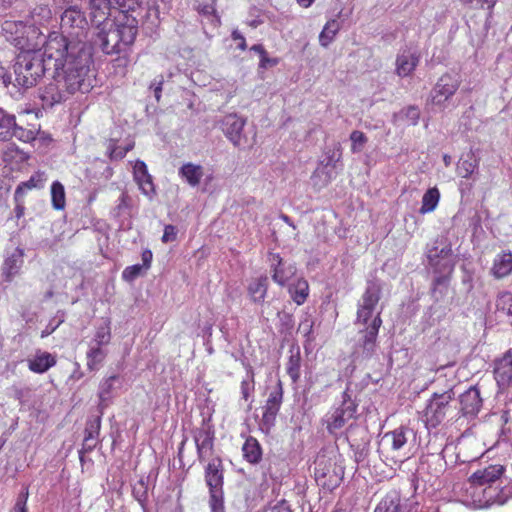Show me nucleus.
I'll list each match as a JSON object with an SVG mask.
<instances>
[{"mask_svg":"<svg viewBox=\"0 0 512 512\" xmlns=\"http://www.w3.org/2000/svg\"><path fill=\"white\" fill-rule=\"evenodd\" d=\"M47 62L58 74L66 89L73 96L87 93L94 84L92 53L81 40H68L63 33L53 31L46 41Z\"/></svg>","mask_w":512,"mask_h":512,"instance_id":"obj_1","label":"nucleus"},{"mask_svg":"<svg viewBox=\"0 0 512 512\" xmlns=\"http://www.w3.org/2000/svg\"><path fill=\"white\" fill-rule=\"evenodd\" d=\"M138 34V20L132 13H119L110 27L102 29L98 41L105 54H121L131 50Z\"/></svg>","mask_w":512,"mask_h":512,"instance_id":"obj_2","label":"nucleus"},{"mask_svg":"<svg viewBox=\"0 0 512 512\" xmlns=\"http://www.w3.org/2000/svg\"><path fill=\"white\" fill-rule=\"evenodd\" d=\"M505 467L500 464H492L473 472L468 478L469 487L466 492L469 493L471 504L476 508H487L494 504H503L504 500L492 484L497 482L504 474Z\"/></svg>","mask_w":512,"mask_h":512,"instance_id":"obj_3","label":"nucleus"},{"mask_svg":"<svg viewBox=\"0 0 512 512\" xmlns=\"http://www.w3.org/2000/svg\"><path fill=\"white\" fill-rule=\"evenodd\" d=\"M1 35L20 53L44 48L48 38L39 27L21 20H5L1 25Z\"/></svg>","mask_w":512,"mask_h":512,"instance_id":"obj_4","label":"nucleus"},{"mask_svg":"<svg viewBox=\"0 0 512 512\" xmlns=\"http://www.w3.org/2000/svg\"><path fill=\"white\" fill-rule=\"evenodd\" d=\"M414 438L412 429L405 426L397 427L381 436L378 452L386 461L402 463L412 455Z\"/></svg>","mask_w":512,"mask_h":512,"instance_id":"obj_5","label":"nucleus"},{"mask_svg":"<svg viewBox=\"0 0 512 512\" xmlns=\"http://www.w3.org/2000/svg\"><path fill=\"white\" fill-rule=\"evenodd\" d=\"M40 50L20 53L14 65L15 81L22 88H30L44 75L45 71L52 70L46 55V44L42 55Z\"/></svg>","mask_w":512,"mask_h":512,"instance_id":"obj_6","label":"nucleus"},{"mask_svg":"<svg viewBox=\"0 0 512 512\" xmlns=\"http://www.w3.org/2000/svg\"><path fill=\"white\" fill-rule=\"evenodd\" d=\"M56 4L64 9L60 16V25L63 32L72 37L80 38L88 30V21L82 9L73 4V0H54Z\"/></svg>","mask_w":512,"mask_h":512,"instance_id":"obj_7","label":"nucleus"},{"mask_svg":"<svg viewBox=\"0 0 512 512\" xmlns=\"http://www.w3.org/2000/svg\"><path fill=\"white\" fill-rule=\"evenodd\" d=\"M314 476L320 487L331 492L341 484L344 471L336 464L334 458L318 454L315 459Z\"/></svg>","mask_w":512,"mask_h":512,"instance_id":"obj_8","label":"nucleus"},{"mask_svg":"<svg viewBox=\"0 0 512 512\" xmlns=\"http://www.w3.org/2000/svg\"><path fill=\"white\" fill-rule=\"evenodd\" d=\"M453 397L450 392L434 393L422 412V420L428 428L438 427L451 409Z\"/></svg>","mask_w":512,"mask_h":512,"instance_id":"obj_9","label":"nucleus"},{"mask_svg":"<svg viewBox=\"0 0 512 512\" xmlns=\"http://www.w3.org/2000/svg\"><path fill=\"white\" fill-rule=\"evenodd\" d=\"M358 404L352 399L348 390L342 394V402L327 415L326 428L330 434L336 435L346 424L356 417Z\"/></svg>","mask_w":512,"mask_h":512,"instance_id":"obj_10","label":"nucleus"},{"mask_svg":"<svg viewBox=\"0 0 512 512\" xmlns=\"http://www.w3.org/2000/svg\"><path fill=\"white\" fill-rule=\"evenodd\" d=\"M461 84L460 79L450 73L441 75L429 94L433 106L444 109L446 103L455 95Z\"/></svg>","mask_w":512,"mask_h":512,"instance_id":"obj_11","label":"nucleus"},{"mask_svg":"<svg viewBox=\"0 0 512 512\" xmlns=\"http://www.w3.org/2000/svg\"><path fill=\"white\" fill-rule=\"evenodd\" d=\"M381 286L377 282H369L357 305L356 323L367 325L381 299Z\"/></svg>","mask_w":512,"mask_h":512,"instance_id":"obj_12","label":"nucleus"},{"mask_svg":"<svg viewBox=\"0 0 512 512\" xmlns=\"http://www.w3.org/2000/svg\"><path fill=\"white\" fill-rule=\"evenodd\" d=\"M284 388L281 379H278L276 385L270 390L265 404L262 407L261 426L269 430L274 426L276 417L283 403Z\"/></svg>","mask_w":512,"mask_h":512,"instance_id":"obj_13","label":"nucleus"},{"mask_svg":"<svg viewBox=\"0 0 512 512\" xmlns=\"http://www.w3.org/2000/svg\"><path fill=\"white\" fill-rule=\"evenodd\" d=\"M245 123V119L235 113L227 114L221 120V130L236 147L249 145L247 137L242 133Z\"/></svg>","mask_w":512,"mask_h":512,"instance_id":"obj_14","label":"nucleus"},{"mask_svg":"<svg viewBox=\"0 0 512 512\" xmlns=\"http://www.w3.org/2000/svg\"><path fill=\"white\" fill-rule=\"evenodd\" d=\"M72 95L62 83L58 74L54 71L53 77L41 90L40 98L43 106L52 107L55 104L62 103L69 99Z\"/></svg>","mask_w":512,"mask_h":512,"instance_id":"obj_15","label":"nucleus"},{"mask_svg":"<svg viewBox=\"0 0 512 512\" xmlns=\"http://www.w3.org/2000/svg\"><path fill=\"white\" fill-rule=\"evenodd\" d=\"M269 262L272 280L279 286H285L296 274L295 265L285 261L278 253H271Z\"/></svg>","mask_w":512,"mask_h":512,"instance_id":"obj_16","label":"nucleus"},{"mask_svg":"<svg viewBox=\"0 0 512 512\" xmlns=\"http://www.w3.org/2000/svg\"><path fill=\"white\" fill-rule=\"evenodd\" d=\"M494 378L501 389L512 384V348L494 361Z\"/></svg>","mask_w":512,"mask_h":512,"instance_id":"obj_17","label":"nucleus"},{"mask_svg":"<svg viewBox=\"0 0 512 512\" xmlns=\"http://www.w3.org/2000/svg\"><path fill=\"white\" fill-rule=\"evenodd\" d=\"M224 464L220 456H213L204 467V479L208 489L223 488Z\"/></svg>","mask_w":512,"mask_h":512,"instance_id":"obj_18","label":"nucleus"},{"mask_svg":"<svg viewBox=\"0 0 512 512\" xmlns=\"http://www.w3.org/2000/svg\"><path fill=\"white\" fill-rule=\"evenodd\" d=\"M419 62V52L404 49L396 57L395 73L402 78L411 76L416 70Z\"/></svg>","mask_w":512,"mask_h":512,"instance_id":"obj_19","label":"nucleus"},{"mask_svg":"<svg viewBox=\"0 0 512 512\" xmlns=\"http://www.w3.org/2000/svg\"><path fill=\"white\" fill-rule=\"evenodd\" d=\"M382 318L381 312H378L371 322L367 325H364L365 328L360 331L362 333V342L361 346L367 354H372L376 348L377 336L379 333V329L382 326Z\"/></svg>","mask_w":512,"mask_h":512,"instance_id":"obj_20","label":"nucleus"},{"mask_svg":"<svg viewBox=\"0 0 512 512\" xmlns=\"http://www.w3.org/2000/svg\"><path fill=\"white\" fill-rule=\"evenodd\" d=\"M482 407L480 391L476 387H470L460 395V412L463 416H476Z\"/></svg>","mask_w":512,"mask_h":512,"instance_id":"obj_21","label":"nucleus"},{"mask_svg":"<svg viewBox=\"0 0 512 512\" xmlns=\"http://www.w3.org/2000/svg\"><path fill=\"white\" fill-rule=\"evenodd\" d=\"M133 175L139 188L145 195L150 196L155 193L152 177L148 173L147 166L143 161L137 160L135 162Z\"/></svg>","mask_w":512,"mask_h":512,"instance_id":"obj_22","label":"nucleus"},{"mask_svg":"<svg viewBox=\"0 0 512 512\" xmlns=\"http://www.w3.org/2000/svg\"><path fill=\"white\" fill-rule=\"evenodd\" d=\"M57 363L56 356L49 352L38 351L32 359H28V369L37 374H43Z\"/></svg>","mask_w":512,"mask_h":512,"instance_id":"obj_23","label":"nucleus"},{"mask_svg":"<svg viewBox=\"0 0 512 512\" xmlns=\"http://www.w3.org/2000/svg\"><path fill=\"white\" fill-rule=\"evenodd\" d=\"M243 459L251 464L257 465L263 459V449L260 442L253 436H248L241 448Z\"/></svg>","mask_w":512,"mask_h":512,"instance_id":"obj_24","label":"nucleus"},{"mask_svg":"<svg viewBox=\"0 0 512 512\" xmlns=\"http://www.w3.org/2000/svg\"><path fill=\"white\" fill-rule=\"evenodd\" d=\"M512 273V253L501 252L496 255L491 267V274L496 279H502Z\"/></svg>","mask_w":512,"mask_h":512,"instance_id":"obj_25","label":"nucleus"},{"mask_svg":"<svg viewBox=\"0 0 512 512\" xmlns=\"http://www.w3.org/2000/svg\"><path fill=\"white\" fill-rule=\"evenodd\" d=\"M268 286L269 282L266 275L252 279L247 287L250 300L255 304L263 303L267 296Z\"/></svg>","mask_w":512,"mask_h":512,"instance_id":"obj_26","label":"nucleus"},{"mask_svg":"<svg viewBox=\"0 0 512 512\" xmlns=\"http://www.w3.org/2000/svg\"><path fill=\"white\" fill-rule=\"evenodd\" d=\"M113 4L114 2L112 0H89L92 22L97 25L105 22L110 15V9Z\"/></svg>","mask_w":512,"mask_h":512,"instance_id":"obj_27","label":"nucleus"},{"mask_svg":"<svg viewBox=\"0 0 512 512\" xmlns=\"http://www.w3.org/2000/svg\"><path fill=\"white\" fill-rule=\"evenodd\" d=\"M374 512H402L400 492L396 489L388 491L378 503Z\"/></svg>","mask_w":512,"mask_h":512,"instance_id":"obj_28","label":"nucleus"},{"mask_svg":"<svg viewBox=\"0 0 512 512\" xmlns=\"http://www.w3.org/2000/svg\"><path fill=\"white\" fill-rule=\"evenodd\" d=\"M179 176L187 182L191 187H196L200 184L204 175V169L199 164L188 162L179 168Z\"/></svg>","mask_w":512,"mask_h":512,"instance_id":"obj_29","label":"nucleus"},{"mask_svg":"<svg viewBox=\"0 0 512 512\" xmlns=\"http://www.w3.org/2000/svg\"><path fill=\"white\" fill-rule=\"evenodd\" d=\"M45 181V173L38 171L35 174H33L29 180L21 182L14 194V198L16 202H19L25 195L27 190L31 189H40L43 187Z\"/></svg>","mask_w":512,"mask_h":512,"instance_id":"obj_30","label":"nucleus"},{"mask_svg":"<svg viewBox=\"0 0 512 512\" xmlns=\"http://www.w3.org/2000/svg\"><path fill=\"white\" fill-rule=\"evenodd\" d=\"M288 293L297 305H302L309 297L310 289L307 280L299 278L289 285Z\"/></svg>","mask_w":512,"mask_h":512,"instance_id":"obj_31","label":"nucleus"},{"mask_svg":"<svg viewBox=\"0 0 512 512\" xmlns=\"http://www.w3.org/2000/svg\"><path fill=\"white\" fill-rule=\"evenodd\" d=\"M107 357V352L102 348V345H89V349L86 353L87 358V369L89 371L98 370L99 366L104 362Z\"/></svg>","mask_w":512,"mask_h":512,"instance_id":"obj_32","label":"nucleus"},{"mask_svg":"<svg viewBox=\"0 0 512 512\" xmlns=\"http://www.w3.org/2000/svg\"><path fill=\"white\" fill-rule=\"evenodd\" d=\"M286 372L293 384L298 383L301 377V353L299 347L290 350V356L286 363Z\"/></svg>","mask_w":512,"mask_h":512,"instance_id":"obj_33","label":"nucleus"},{"mask_svg":"<svg viewBox=\"0 0 512 512\" xmlns=\"http://www.w3.org/2000/svg\"><path fill=\"white\" fill-rule=\"evenodd\" d=\"M440 201V191L437 187L429 188L423 195L420 207V214L424 215L433 212Z\"/></svg>","mask_w":512,"mask_h":512,"instance_id":"obj_34","label":"nucleus"},{"mask_svg":"<svg viewBox=\"0 0 512 512\" xmlns=\"http://www.w3.org/2000/svg\"><path fill=\"white\" fill-rule=\"evenodd\" d=\"M15 117L0 109V141H8L14 136Z\"/></svg>","mask_w":512,"mask_h":512,"instance_id":"obj_35","label":"nucleus"},{"mask_svg":"<svg viewBox=\"0 0 512 512\" xmlns=\"http://www.w3.org/2000/svg\"><path fill=\"white\" fill-rule=\"evenodd\" d=\"M40 126L36 123L28 124L27 127L15 124L14 136L22 142H31L36 139Z\"/></svg>","mask_w":512,"mask_h":512,"instance_id":"obj_36","label":"nucleus"},{"mask_svg":"<svg viewBox=\"0 0 512 512\" xmlns=\"http://www.w3.org/2000/svg\"><path fill=\"white\" fill-rule=\"evenodd\" d=\"M134 148V142L126 146H118L116 139H110L107 145V155L110 161L122 160Z\"/></svg>","mask_w":512,"mask_h":512,"instance_id":"obj_37","label":"nucleus"},{"mask_svg":"<svg viewBox=\"0 0 512 512\" xmlns=\"http://www.w3.org/2000/svg\"><path fill=\"white\" fill-rule=\"evenodd\" d=\"M131 54L132 49L127 51H121V54H118V57L112 61V67L115 74L120 75L122 77L127 75L129 67L132 62Z\"/></svg>","mask_w":512,"mask_h":512,"instance_id":"obj_38","label":"nucleus"},{"mask_svg":"<svg viewBox=\"0 0 512 512\" xmlns=\"http://www.w3.org/2000/svg\"><path fill=\"white\" fill-rule=\"evenodd\" d=\"M111 322L108 318L96 328L91 344L107 346L111 341Z\"/></svg>","mask_w":512,"mask_h":512,"instance_id":"obj_39","label":"nucleus"},{"mask_svg":"<svg viewBox=\"0 0 512 512\" xmlns=\"http://www.w3.org/2000/svg\"><path fill=\"white\" fill-rule=\"evenodd\" d=\"M340 30V24L336 19L328 21L319 35V42L323 47H327Z\"/></svg>","mask_w":512,"mask_h":512,"instance_id":"obj_40","label":"nucleus"},{"mask_svg":"<svg viewBox=\"0 0 512 512\" xmlns=\"http://www.w3.org/2000/svg\"><path fill=\"white\" fill-rule=\"evenodd\" d=\"M52 205L56 210H63L66 205L65 189L62 183L55 181L51 185Z\"/></svg>","mask_w":512,"mask_h":512,"instance_id":"obj_41","label":"nucleus"},{"mask_svg":"<svg viewBox=\"0 0 512 512\" xmlns=\"http://www.w3.org/2000/svg\"><path fill=\"white\" fill-rule=\"evenodd\" d=\"M209 506L212 512H224L223 488L209 489Z\"/></svg>","mask_w":512,"mask_h":512,"instance_id":"obj_42","label":"nucleus"},{"mask_svg":"<svg viewBox=\"0 0 512 512\" xmlns=\"http://www.w3.org/2000/svg\"><path fill=\"white\" fill-rule=\"evenodd\" d=\"M498 311L512 317V294L508 291L501 292L496 299Z\"/></svg>","mask_w":512,"mask_h":512,"instance_id":"obj_43","label":"nucleus"},{"mask_svg":"<svg viewBox=\"0 0 512 512\" xmlns=\"http://www.w3.org/2000/svg\"><path fill=\"white\" fill-rule=\"evenodd\" d=\"M192 435L194 442L214 439V429L203 420L201 426L192 431Z\"/></svg>","mask_w":512,"mask_h":512,"instance_id":"obj_44","label":"nucleus"},{"mask_svg":"<svg viewBox=\"0 0 512 512\" xmlns=\"http://www.w3.org/2000/svg\"><path fill=\"white\" fill-rule=\"evenodd\" d=\"M20 264L15 256L8 257L3 264V275L7 282H11L13 277L18 273Z\"/></svg>","mask_w":512,"mask_h":512,"instance_id":"obj_45","label":"nucleus"},{"mask_svg":"<svg viewBox=\"0 0 512 512\" xmlns=\"http://www.w3.org/2000/svg\"><path fill=\"white\" fill-rule=\"evenodd\" d=\"M350 140H351V151L353 153L360 152L364 145L367 143L368 138L367 136L359 130H354L350 134Z\"/></svg>","mask_w":512,"mask_h":512,"instance_id":"obj_46","label":"nucleus"},{"mask_svg":"<svg viewBox=\"0 0 512 512\" xmlns=\"http://www.w3.org/2000/svg\"><path fill=\"white\" fill-rule=\"evenodd\" d=\"M119 13H134L141 6V0H112Z\"/></svg>","mask_w":512,"mask_h":512,"instance_id":"obj_47","label":"nucleus"},{"mask_svg":"<svg viewBox=\"0 0 512 512\" xmlns=\"http://www.w3.org/2000/svg\"><path fill=\"white\" fill-rule=\"evenodd\" d=\"M145 270L140 264L126 267L122 272V279L126 282H133L136 278L144 274Z\"/></svg>","mask_w":512,"mask_h":512,"instance_id":"obj_48","label":"nucleus"},{"mask_svg":"<svg viewBox=\"0 0 512 512\" xmlns=\"http://www.w3.org/2000/svg\"><path fill=\"white\" fill-rule=\"evenodd\" d=\"M198 460L202 463L205 461V453L214 451V439L195 442Z\"/></svg>","mask_w":512,"mask_h":512,"instance_id":"obj_49","label":"nucleus"},{"mask_svg":"<svg viewBox=\"0 0 512 512\" xmlns=\"http://www.w3.org/2000/svg\"><path fill=\"white\" fill-rule=\"evenodd\" d=\"M116 378V376H110L101 382L99 388V398L101 400L104 401L110 397V394L113 390V382L116 380Z\"/></svg>","mask_w":512,"mask_h":512,"instance_id":"obj_50","label":"nucleus"},{"mask_svg":"<svg viewBox=\"0 0 512 512\" xmlns=\"http://www.w3.org/2000/svg\"><path fill=\"white\" fill-rule=\"evenodd\" d=\"M451 247H445V248H442L440 251H438L437 248H434L432 250L429 251V254H428V261H429V264L431 266H436L438 264V259L440 257H445V256H448L450 253H451Z\"/></svg>","mask_w":512,"mask_h":512,"instance_id":"obj_51","label":"nucleus"},{"mask_svg":"<svg viewBox=\"0 0 512 512\" xmlns=\"http://www.w3.org/2000/svg\"><path fill=\"white\" fill-rule=\"evenodd\" d=\"M475 170V164L469 160L461 161L457 166V173L460 177L468 179Z\"/></svg>","mask_w":512,"mask_h":512,"instance_id":"obj_52","label":"nucleus"},{"mask_svg":"<svg viewBox=\"0 0 512 512\" xmlns=\"http://www.w3.org/2000/svg\"><path fill=\"white\" fill-rule=\"evenodd\" d=\"M241 394L245 401H247L251 395V392L254 390V374L251 371V379L250 380H242L241 381Z\"/></svg>","mask_w":512,"mask_h":512,"instance_id":"obj_53","label":"nucleus"},{"mask_svg":"<svg viewBox=\"0 0 512 512\" xmlns=\"http://www.w3.org/2000/svg\"><path fill=\"white\" fill-rule=\"evenodd\" d=\"M314 322L310 316H306L298 326V332H300L304 337L309 339L312 331H313Z\"/></svg>","mask_w":512,"mask_h":512,"instance_id":"obj_54","label":"nucleus"},{"mask_svg":"<svg viewBox=\"0 0 512 512\" xmlns=\"http://www.w3.org/2000/svg\"><path fill=\"white\" fill-rule=\"evenodd\" d=\"M172 0H145V4L149 9H154L159 12L160 10H168Z\"/></svg>","mask_w":512,"mask_h":512,"instance_id":"obj_55","label":"nucleus"},{"mask_svg":"<svg viewBox=\"0 0 512 512\" xmlns=\"http://www.w3.org/2000/svg\"><path fill=\"white\" fill-rule=\"evenodd\" d=\"M403 112L410 125H416L418 123L420 111L416 106H409Z\"/></svg>","mask_w":512,"mask_h":512,"instance_id":"obj_56","label":"nucleus"},{"mask_svg":"<svg viewBox=\"0 0 512 512\" xmlns=\"http://www.w3.org/2000/svg\"><path fill=\"white\" fill-rule=\"evenodd\" d=\"M29 496L28 488H26L17 498L15 503V511L16 512H28L27 509V499Z\"/></svg>","mask_w":512,"mask_h":512,"instance_id":"obj_57","label":"nucleus"},{"mask_svg":"<svg viewBox=\"0 0 512 512\" xmlns=\"http://www.w3.org/2000/svg\"><path fill=\"white\" fill-rule=\"evenodd\" d=\"M177 232V228L174 225H166L161 238L162 242L169 243L175 241L177 239Z\"/></svg>","mask_w":512,"mask_h":512,"instance_id":"obj_58","label":"nucleus"},{"mask_svg":"<svg viewBox=\"0 0 512 512\" xmlns=\"http://www.w3.org/2000/svg\"><path fill=\"white\" fill-rule=\"evenodd\" d=\"M24 7L23 0H0V10L6 11L8 9L22 10Z\"/></svg>","mask_w":512,"mask_h":512,"instance_id":"obj_59","label":"nucleus"},{"mask_svg":"<svg viewBox=\"0 0 512 512\" xmlns=\"http://www.w3.org/2000/svg\"><path fill=\"white\" fill-rule=\"evenodd\" d=\"M269 512H293V510L289 502L285 499H282L275 505L271 506Z\"/></svg>","mask_w":512,"mask_h":512,"instance_id":"obj_60","label":"nucleus"},{"mask_svg":"<svg viewBox=\"0 0 512 512\" xmlns=\"http://www.w3.org/2000/svg\"><path fill=\"white\" fill-rule=\"evenodd\" d=\"M231 37L235 42H237V48L239 50L245 51L247 49L246 39L238 30H233Z\"/></svg>","mask_w":512,"mask_h":512,"instance_id":"obj_61","label":"nucleus"},{"mask_svg":"<svg viewBox=\"0 0 512 512\" xmlns=\"http://www.w3.org/2000/svg\"><path fill=\"white\" fill-rule=\"evenodd\" d=\"M163 83H164V78L163 76L161 75L159 77V79H155L152 84H151V88H153L154 90V96H155V99L157 102L160 101L161 99V93H162V87H163Z\"/></svg>","mask_w":512,"mask_h":512,"instance_id":"obj_62","label":"nucleus"},{"mask_svg":"<svg viewBox=\"0 0 512 512\" xmlns=\"http://www.w3.org/2000/svg\"><path fill=\"white\" fill-rule=\"evenodd\" d=\"M96 443L97 442L83 440L82 448L79 450V460L81 463L84 462V455L91 452L95 448Z\"/></svg>","mask_w":512,"mask_h":512,"instance_id":"obj_63","label":"nucleus"},{"mask_svg":"<svg viewBox=\"0 0 512 512\" xmlns=\"http://www.w3.org/2000/svg\"><path fill=\"white\" fill-rule=\"evenodd\" d=\"M279 63V60L277 58H270L268 57L267 52L260 56V62L259 66L260 68H267V67H273L276 66Z\"/></svg>","mask_w":512,"mask_h":512,"instance_id":"obj_64","label":"nucleus"}]
</instances>
